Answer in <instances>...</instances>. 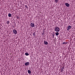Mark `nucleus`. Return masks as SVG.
<instances>
[{
    "label": "nucleus",
    "instance_id": "f257e3e1",
    "mask_svg": "<svg viewBox=\"0 0 75 75\" xmlns=\"http://www.w3.org/2000/svg\"><path fill=\"white\" fill-rule=\"evenodd\" d=\"M56 32H59V28L58 27H56L55 28H54Z\"/></svg>",
    "mask_w": 75,
    "mask_h": 75
},
{
    "label": "nucleus",
    "instance_id": "f03ea898",
    "mask_svg": "<svg viewBox=\"0 0 75 75\" xmlns=\"http://www.w3.org/2000/svg\"><path fill=\"white\" fill-rule=\"evenodd\" d=\"M71 27H71V25L68 26L67 29V31H69V30H70V29L71 28Z\"/></svg>",
    "mask_w": 75,
    "mask_h": 75
},
{
    "label": "nucleus",
    "instance_id": "7ed1b4c3",
    "mask_svg": "<svg viewBox=\"0 0 75 75\" xmlns=\"http://www.w3.org/2000/svg\"><path fill=\"white\" fill-rule=\"evenodd\" d=\"M65 5L66 7H69L70 6V5L68 3H66L65 4Z\"/></svg>",
    "mask_w": 75,
    "mask_h": 75
},
{
    "label": "nucleus",
    "instance_id": "20e7f679",
    "mask_svg": "<svg viewBox=\"0 0 75 75\" xmlns=\"http://www.w3.org/2000/svg\"><path fill=\"white\" fill-rule=\"evenodd\" d=\"M13 32L14 34H17V30H16L15 29L13 30Z\"/></svg>",
    "mask_w": 75,
    "mask_h": 75
},
{
    "label": "nucleus",
    "instance_id": "39448f33",
    "mask_svg": "<svg viewBox=\"0 0 75 75\" xmlns=\"http://www.w3.org/2000/svg\"><path fill=\"white\" fill-rule=\"evenodd\" d=\"M25 65L26 66H28L30 65V63L29 62H27L25 63Z\"/></svg>",
    "mask_w": 75,
    "mask_h": 75
},
{
    "label": "nucleus",
    "instance_id": "423d86ee",
    "mask_svg": "<svg viewBox=\"0 0 75 75\" xmlns=\"http://www.w3.org/2000/svg\"><path fill=\"white\" fill-rule=\"evenodd\" d=\"M31 26L32 27H34V23H31Z\"/></svg>",
    "mask_w": 75,
    "mask_h": 75
},
{
    "label": "nucleus",
    "instance_id": "0eeeda50",
    "mask_svg": "<svg viewBox=\"0 0 75 75\" xmlns=\"http://www.w3.org/2000/svg\"><path fill=\"white\" fill-rule=\"evenodd\" d=\"M44 44H45V45H47L48 44V42H47V41H44Z\"/></svg>",
    "mask_w": 75,
    "mask_h": 75
},
{
    "label": "nucleus",
    "instance_id": "6e6552de",
    "mask_svg": "<svg viewBox=\"0 0 75 75\" xmlns=\"http://www.w3.org/2000/svg\"><path fill=\"white\" fill-rule=\"evenodd\" d=\"M28 74H31V71L29 70H28Z\"/></svg>",
    "mask_w": 75,
    "mask_h": 75
},
{
    "label": "nucleus",
    "instance_id": "1a4fd4ad",
    "mask_svg": "<svg viewBox=\"0 0 75 75\" xmlns=\"http://www.w3.org/2000/svg\"><path fill=\"white\" fill-rule=\"evenodd\" d=\"M8 16L9 17H11V13H9L8 14Z\"/></svg>",
    "mask_w": 75,
    "mask_h": 75
},
{
    "label": "nucleus",
    "instance_id": "9d476101",
    "mask_svg": "<svg viewBox=\"0 0 75 75\" xmlns=\"http://www.w3.org/2000/svg\"><path fill=\"white\" fill-rule=\"evenodd\" d=\"M64 69V67H62V68L61 69L62 70V71H64V70L63 69Z\"/></svg>",
    "mask_w": 75,
    "mask_h": 75
},
{
    "label": "nucleus",
    "instance_id": "9b49d317",
    "mask_svg": "<svg viewBox=\"0 0 75 75\" xmlns=\"http://www.w3.org/2000/svg\"><path fill=\"white\" fill-rule=\"evenodd\" d=\"M55 34L56 35H58V34H59V33L58 32H56L55 33Z\"/></svg>",
    "mask_w": 75,
    "mask_h": 75
},
{
    "label": "nucleus",
    "instance_id": "f8f14e48",
    "mask_svg": "<svg viewBox=\"0 0 75 75\" xmlns=\"http://www.w3.org/2000/svg\"><path fill=\"white\" fill-rule=\"evenodd\" d=\"M58 0H55V2L56 3H57L58 2Z\"/></svg>",
    "mask_w": 75,
    "mask_h": 75
},
{
    "label": "nucleus",
    "instance_id": "ddd939ff",
    "mask_svg": "<svg viewBox=\"0 0 75 75\" xmlns=\"http://www.w3.org/2000/svg\"><path fill=\"white\" fill-rule=\"evenodd\" d=\"M6 23H7V24H9V23H10V22L9 21H8L6 22Z\"/></svg>",
    "mask_w": 75,
    "mask_h": 75
},
{
    "label": "nucleus",
    "instance_id": "4468645a",
    "mask_svg": "<svg viewBox=\"0 0 75 75\" xmlns=\"http://www.w3.org/2000/svg\"><path fill=\"white\" fill-rule=\"evenodd\" d=\"M25 55H29V54H28V53H26L25 54Z\"/></svg>",
    "mask_w": 75,
    "mask_h": 75
},
{
    "label": "nucleus",
    "instance_id": "2eb2a0df",
    "mask_svg": "<svg viewBox=\"0 0 75 75\" xmlns=\"http://www.w3.org/2000/svg\"><path fill=\"white\" fill-rule=\"evenodd\" d=\"M33 35L34 37H35V33H34L33 34Z\"/></svg>",
    "mask_w": 75,
    "mask_h": 75
},
{
    "label": "nucleus",
    "instance_id": "dca6fc26",
    "mask_svg": "<svg viewBox=\"0 0 75 75\" xmlns=\"http://www.w3.org/2000/svg\"><path fill=\"white\" fill-rule=\"evenodd\" d=\"M67 44V42H63V44Z\"/></svg>",
    "mask_w": 75,
    "mask_h": 75
},
{
    "label": "nucleus",
    "instance_id": "f3484780",
    "mask_svg": "<svg viewBox=\"0 0 75 75\" xmlns=\"http://www.w3.org/2000/svg\"><path fill=\"white\" fill-rule=\"evenodd\" d=\"M52 35L53 36V38H54V35Z\"/></svg>",
    "mask_w": 75,
    "mask_h": 75
},
{
    "label": "nucleus",
    "instance_id": "a211bd4d",
    "mask_svg": "<svg viewBox=\"0 0 75 75\" xmlns=\"http://www.w3.org/2000/svg\"><path fill=\"white\" fill-rule=\"evenodd\" d=\"M25 7H26V8H28L27 5H25Z\"/></svg>",
    "mask_w": 75,
    "mask_h": 75
},
{
    "label": "nucleus",
    "instance_id": "6ab92c4d",
    "mask_svg": "<svg viewBox=\"0 0 75 75\" xmlns=\"http://www.w3.org/2000/svg\"><path fill=\"white\" fill-rule=\"evenodd\" d=\"M16 18L17 19H18V18H19V17L18 16L16 17Z\"/></svg>",
    "mask_w": 75,
    "mask_h": 75
}]
</instances>
